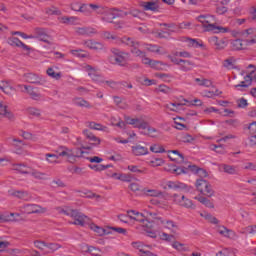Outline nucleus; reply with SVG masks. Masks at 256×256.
<instances>
[{"instance_id": "obj_1", "label": "nucleus", "mask_w": 256, "mask_h": 256, "mask_svg": "<svg viewBox=\"0 0 256 256\" xmlns=\"http://www.w3.org/2000/svg\"><path fill=\"white\" fill-rule=\"evenodd\" d=\"M117 43L118 45H127V47H130L131 54L135 55V57H144L145 55V52L139 49V47H141V42L135 40V38L124 36L122 38H118Z\"/></svg>"}, {"instance_id": "obj_2", "label": "nucleus", "mask_w": 256, "mask_h": 256, "mask_svg": "<svg viewBox=\"0 0 256 256\" xmlns=\"http://www.w3.org/2000/svg\"><path fill=\"white\" fill-rule=\"evenodd\" d=\"M59 157H67L69 163H76L77 159L83 157V149L73 148L69 149L66 146L59 147Z\"/></svg>"}, {"instance_id": "obj_3", "label": "nucleus", "mask_w": 256, "mask_h": 256, "mask_svg": "<svg viewBox=\"0 0 256 256\" xmlns=\"http://www.w3.org/2000/svg\"><path fill=\"white\" fill-rule=\"evenodd\" d=\"M199 23H202L204 31H212V33H229L230 29L228 27L217 26L215 24H209V15H200L197 18Z\"/></svg>"}, {"instance_id": "obj_4", "label": "nucleus", "mask_w": 256, "mask_h": 256, "mask_svg": "<svg viewBox=\"0 0 256 256\" xmlns=\"http://www.w3.org/2000/svg\"><path fill=\"white\" fill-rule=\"evenodd\" d=\"M111 53L114 55L112 57V63L114 65H119L120 67H125L127 65V58L129 53L123 52L117 48H112Z\"/></svg>"}, {"instance_id": "obj_5", "label": "nucleus", "mask_w": 256, "mask_h": 256, "mask_svg": "<svg viewBox=\"0 0 256 256\" xmlns=\"http://www.w3.org/2000/svg\"><path fill=\"white\" fill-rule=\"evenodd\" d=\"M174 203L185 209H196L197 206L193 203V200L185 197V195L174 194L173 195Z\"/></svg>"}, {"instance_id": "obj_6", "label": "nucleus", "mask_w": 256, "mask_h": 256, "mask_svg": "<svg viewBox=\"0 0 256 256\" xmlns=\"http://www.w3.org/2000/svg\"><path fill=\"white\" fill-rule=\"evenodd\" d=\"M127 213H132L134 216H130L131 219L134 221H137L138 223H141V226L147 229H153V223L147 219L142 213L136 212L135 210H129Z\"/></svg>"}, {"instance_id": "obj_7", "label": "nucleus", "mask_w": 256, "mask_h": 256, "mask_svg": "<svg viewBox=\"0 0 256 256\" xmlns=\"http://www.w3.org/2000/svg\"><path fill=\"white\" fill-rule=\"evenodd\" d=\"M70 215L72 219H74L72 225H80V227H85V225H89V223H91V219H89L88 216H85L78 210H72V213H70Z\"/></svg>"}, {"instance_id": "obj_8", "label": "nucleus", "mask_w": 256, "mask_h": 256, "mask_svg": "<svg viewBox=\"0 0 256 256\" xmlns=\"http://www.w3.org/2000/svg\"><path fill=\"white\" fill-rule=\"evenodd\" d=\"M22 211L26 213V215H33L39 213H47V208H43L37 204H25L22 206Z\"/></svg>"}, {"instance_id": "obj_9", "label": "nucleus", "mask_w": 256, "mask_h": 256, "mask_svg": "<svg viewBox=\"0 0 256 256\" xmlns=\"http://www.w3.org/2000/svg\"><path fill=\"white\" fill-rule=\"evenodd\" d=\"M125 121H126L127 125H133V127H135V129H147V124L149 123V122L145 121V119H143V117L131 118L129 116H126Z\"/></svg>"}, {"instance_id": "obj_10", "label": "nucleus", "mask_w": 256, "mask_h": 256, "mask_svg": "<svg viewBox=\"0 0 256 256\" xmlns=\"http://www.w3.org/2000/svg\"><path fill=\"white\" fill-rule=\"evenodd\" d=\"M209 43L214 47L215 51H223L227 47V39L212 36L208 39Z\"/></svg>"}, {"instance_id": "obj_11", "label": "nucleus", "mask_w": 256, "mask_h": 256, "mask_svg": "<svg viewBox=\"0 0 256 256\" xmlns=\"http://www.w3.org/2000/svg\"><path fill=\"white\" fill-rule=\"evenodd\" d=\"M83 135H85L86 139H88L89 145L86 147L85 149L91 150L93 149V147H97L98 145H101V139L97 136H95V134H93L91 131L89 130H83Z\"/></svg>"}, {"instance_id": "obj_12", "label": "nucleus", "mask_w": 256, "mask_h": 256, "mask_svg": "<svg viewBox=\"0 0 256 256\" xmlns=\"http://www.w3.org/2000/svg\"><path fill=\"white\" fill-rule=\"evenodd\" d=\"M166 185L168 189H182L183 191H186L187 193L191 192L193 187L179 181H167Z\"/></svg>"}, {"instance_id": "obj_13", "label": "nucleus", "mask_w": 256, "mask_h": 256, "mask_svg": "<svg viewBox=\"0 0 256 256\" xmlns=\"http://www.w3.org/2000/svg\"><path fill=\"white\" fill-rule=\"evenodd\" d=\"M34 33H35L34 39H38L39 41H42L43 43H47L48 45H51V42L49 41V39H51V36H49L47 34L45 29L35 28Z\"/></svg>"}, {"instance_id": "obj_14", "label": "nucleus", "mask_w": 256, "mask_h": 256, "mask_svg": "<svg viewBox=\"0 0 256 256\" xmlns=\"http://www.w3.org/2000/svg\"><path fill=\"white\" fill-rule=\"evenodd\" d=\"M140 57V59H142V63L144 65H149L152 69H156V70H161V67H163V62L161 61H157V60H151L149 59L146 55H145V52H144V56H138Z\"/></svg>"}, {"instance_id": "obj_15", "label": "nucleus", "mask_w": 256, "mask_h": 256, "mask_svg": "<svg viewBox=\"0 0 256 256\" xmlns=\"http://www.w3.org/2000/svg\"><path fill=\"white\" fill-rule=\"evenodd\" d=\"M23 78L27 83H32L33 85H43V79L41 78V76L35 73H25L23 75Z\"/></svg>"}, {"instance_id": "obj_16", "label": "nucleus", "mask_w": 256, "mask_h": 256, "mask_svg": "<svg viewBox=\"0 0 256 256\" xmlns=\"http://www.w3.org/2000/svg\"><path fill=\"white\" fill-rule=\"evenodd\" d=\"M163 227L164 229H169L171 233H177L179 231V225H177V222L173 220H167L162 218V222H160V226Z\"/></svg>"}, {"instance_id": "obj_17", "label": "nucleus", "mask_w": 256, "mask_h": 256, "mask_svg": "<svg viewBox=\"0 0 256 256\" xmlns=\"http://www.w3.org/2000/svg\"><path fill=\"white\" fill-rule=\"evenodd\" d=\"M195 67V62L191 60L180 59L179 69L180 71H183V73H189V71H193Z\"/></svg>"}, {"instance_id": "obj_18", "label": "nucleus", "mask_w": 256, "mask_h": 256, "mask_svg": "<svg viewBox=\"0 0 256 256\" xmlns=\"http://www.w3.org/2000/svg\"><path fill=\"white\" fill-rule=\"evenodd\" d=\"M146 219L152 223V229L155 227V225H158L159 227L163 221V217L159 216V214L155 212H146Z\"/></svg>"}, {"instance_id": "obj_19", "label": "nucleus", "mask_w": 256, "mask_h": 256, "mask_svg": "<svg viewBox=\"0 0 256 256\" xmlns=\"http://www.w3.org/2000/svg\"><path fill=\"white\" fill-rule=\"evenodd\" d=\"M7 43L8 45H11V47H21L24 51H31V47L27 46V44L23 43L17 37L8 38Z\"/></svg>"}, {"instance_id": "obj_20", "label": "nucleus", "mask_w": 256, "mask_h": 256, "mask_svg": "<svg viewBox=\"0 0 256 256\" xmlns=\"http://www.w3.org/2000/svg\"><path fill=\"white\" fill-rule=\"evenodd\" d=\"M76 33L85 37H93V35H97L98 32L97 29L93 27H79L76 29Z\"/></svg>"}, {"instance_id": "obj_21", "label": "nucleus", "mask_w": 256, "mask_h": 256, "mask_svg": "<svg viewBox=\"0 0 256 256\" xmlns=\"http://www.w3.org/2000/svg\"><path fill=\"white\" fill-rule=\"evenodd\" d=\"M168 153L170 161H175L176 163H183L185 161V156L179 150H169Z\"/></svg>"}, {"instance_id": "obj_22", "label": "nucleus", "mask_w": 256, "mask_h": 256, "mask_svg": "<svg viewBox=\"0 0 256 256\" xmlns=\"http://www.w3.org/2000/svg\"><path fill=\"white\" fill-rule=\"evenodd\" d=\"M11 195L17 199H22V201H31V193L25 190H14Z\"/></svg>"}, {"instance_id": "obj_23", "label": "nucleus", "mask_w": 256, "mask_h": 256, "mask_svg": "<svg viewBox=\"0 0 256 256\" xmlns=\"http://www.w3.org/2000/svg\"><path fill=\"white\" fill-rule=\"evenodd\" d=\"M230 47L232 51H243V49H247V44L243 39H235L231 41Z\"/></svg>"}, {"instance_id": "obj_24", "label": "nucleus", "mask_w": 256, "mask_h": 256, "mask_svg": "<svg viewBox=\"0 0 256 256\" xmlns=\"http://www.w3.org/2000/svg\"><path fill=\"white\" fill-rule=\"evenodd\" d=\"M132 247L134 249H137L140 253V256L147 255L149 249H151V246L143 244V242H132Z\"/></svg>"}, {"instance_id": "obj_25", "label": "nucleus", "mask_w": 256, "mask_h": 256, "mask_svg": "<svg viewBox=\"0 0 256 256\" xmlns=\"http://www.w3.org/2000/svg\"><path fill=\"white\" fill-rule=\"evenodd\" d=\"M83 45H85L88 49H92L94 51H101L104 47L103 43L97 42L95 40H86Z\"/></svg>"}, {"instance_id": "obj_26", "label": "nucleus", "mask_w": 256, "mask_h": 256, "mask_svg": "<svg viewBox=\"0 0 256 256\" xmlns=\"http://www.w3.org/2000/svg\"><path fill=\"white\" fill-rule=\"evenodd\" d=\"M253 73H255V70H252L250 74L246 75L244 77V81L240 82V84L235 85V89L241 90V87H249V85H251V82L253 81Z\"/></svg>"}, {"instance_id": "obj_27", "label": "nucleus", "mask_w": 256, "mask_h": 256, "mask_svg": "<svg viewBox=\"0 0 256 256\" xmlns=\"http://www.w3.org/2000/svg\"><path fill=\"white\" fill-rule=\"evenodd\" d=\"M188 169H190V171L192 173H195V175H198V177H201L203 179V177H208V173L207 170L197 167V165H189Z\"/></svg>"}, {"instance_id": "obj_28", "label": "nucleus", "mask_w": 256, "mask_h": 256, "mask_svg": "<svg viewBox=\"0 0 256 256\" xmlns=\"http://www.w3.org/2000/svg\"><path fill=\"white\" fill-rule=\"evenodd\" d=\"M194 199H196V201H199V203H201L202 205H205L208 209H215V204L213 203V201L209 200V198L205 196H196Z\"/></svg>"}, {"instance_id": "obj_29", "label": "nucleus", "mask_w": 256, "mask_h": 256, "mask_svg": "<svg viewBox=\"0 0 256 256\" xmlns=\"http://www.w3.org/2000/svg\"><path fill=\"white\" fill-rule=\"evenodd\" d=\"M132 153L139 157L141 155H147V153H149V149L141 145H136L132 147Z\"/></svg>"}, {"instance_id": "obj_30", "label": "nucleus", "mask_w": 256, "mask_h": 256, "mask_svg": "<svg viewBox=\"0 0 256 256\" xmlns=\"http://www.w3.org/2000/svg\"><path fill=\"white\" fill-rule=\"evenodd\" d=\"M142 7L144 11H153V13H157L159 11V5L155 2H143Z\"/></svg>"}, {"instance_id": "obj_31", "label": "nucleus", "mask_w": 256, "mask_h": 256, "mask_svg": "<svg viewBox=\"0 0 256 256\" xmlns=\"http://www.w3.org/2000/svg\"><path fill=\"white\" fill-rule=\"evenodd\" d=\"M142 193H144V195H147V197H163V191L158 190V189H146V188H144L142 190Z\"/></svg>"}, {"instance_id": "obj_32", "label": "nucleus", "mask_w": 256, "mask_h": 256, "mask_svg": "<svg viewBox=\"0 0 256 256\" xmlns=\"http://www.w3.org/2000/svg\"><path fill=\"white\" fill-rule=\"evenodd\" d=\"M70 9L72 11H78L80 13H85L86 11H89V6L87 4H79V2L72 3L70 6Z\"/></svg>"}, {"instance_id": "obj_33", "label": "nucleus", "mask_w": 256, "mask_h": 256, "mask_svg": "<svg viewBox=\"0 0 256 256\" xmlns=\"http://www.w3.org/2000/svg\"><path fill=\"white\" fill-rule=\"evenodd\" d=\"M24 89L34 101H39V99H41V94L35 92V90H33V86L24 85Z\"/></svg>"}, {"instance_id": "obj_34", "label": "nucleus", "mask_w": 256, "mask_h": 256, "mask_svg": "<svg viewBox=\"0 0 256 256\" xmlns=\"http://www.w3.org/2000/svg\"><path fill=\"white\" fill-rule=\"evenodd\" d=\"M209 185V182L203 178L196 180L195 187L197 191L201 194L205 191L206 187Z\"/></svg>"}, {"instance_id": "obj_35", "label": "nucleus", "mask_w": 256, "mask_h": 256, "mask_svg": "<svg viewBox=\"0 0 256 256\" xmlns=\"http://www.w3.org/2000/svg\"><path fill=\"white\" fill-rule=\"evenodd\" d=\"M89 169H92V171L101 172L105 171V169H109L113 167L111 164L103 165V164H89Z\"/></svg>"}, {"instance_id": "obj_36", "label": "nucleus", "mask_w": 256, "mask_h": 256, "mask_svg": "<svg viewBox=\"0 0 256 256\" xmlns=\"http://www.w3.org/2000/svg\"><path fill=\"white\" fill-rule=\"evenodd\" d=\"M220 169H222L224 171V173H227L228 175H236L237 174V168L232 165L221 164Z\"/></svg>"}, {"instance_id": "obj_37", "label": "nucleus", "mask_w": 256, "mask_h": 256, "mask_svg": "<svg viewBox=\"0 0 256 256\" xmlns=\"http://www.w3.org/2000/svg\"><path fill=\"white\" fill-rule=\"evenodd\" d=\"M87 71L89 77H91L93 81H99V79H101V75H99L97 70H95V68H93L91 65L87 66Z\"/></svg>"}, {"instance_id": "obj_38", "label": "nucleus", "mask_w": 256, "mask_h": 256, "mask_svg": "<svg viewBox=\"0 0 256 256\" xmlns=\"http://www.w3.org/2000/svg\"><path fill=\"white\" fill-rule=\"evenodd\" d=\"M60 151H61V150H59V148H58V150L56 151V153H58V155H56V154H51V153H47V154L45 155L46 161L49 162V163H59V158L61 157V156H59V152H60Z\"/></svg>"}, {"instance_id": "obj_39", "label": "nucleus", "mask_w": 256, "mask_h": 256, "mask_svg": "<svg viewBox=\"0 0 256 256\" xmlns=\"http://www.w3.org/2000/svg\"><path fill=\"white\" fill-rule=\"evenodd\" d=\"M85 253H90L92 256H101V249L94 246H85Z\"/></svg>"}, {"instance_id": "obj_40", "label": "nucleus", "mask_w": 256, "mask_h": 256, "mask_svg": "<svg viewBox=\"0 0 256 256\" xmlns=\"http://www.w3.org/2000/svg\"><path fill=\"white\" fill-rule=\"evenodd\" d=\"M75 105H77V107H85L86 109H91V104L89 103V101L83 99V98H76L74 100Z\"/></svg>"}, {"instance_id": "obj_41", "label": "nucleus", "mask_w": 256, "mask_h": 256, "mask_svg": "<svg viewBox=\"0 0 256 256\" xmlns=\"http://www.w3.org/2000/svg\"><path fill=\"white\" fill-rule=\"evenodd\" d=\"M89 129H94V131H106L107 126H103L97 122H88Z\"/></svg>"}, {"instance_id": "obj_42", "label": "nucleus", "mask_w": 256, "mask_h": 256, "mask_svg": "<svg viewBox=\"0 0 256 256\" xmlns=\"http://www.w3.org/2000/svg\"><path fill=\"white\" fill-rule=\"evenodd\" d=\"M210 149L211 151H215V153H219V155H225V153H227V151L225 150V146L222 144L221 145L211 144Z\"/></svg>"}, {"instance_id": "obj_43", "label": "nucleus", "mask_w": 256, "mask_h": 256, "mask_svg": "<svg viewBox=\"0 0 256 256\" xmlns=\"http://www.w3.org/2000/svg\"><path fill=\"white\" fill-rule=\"evenodd\" d=\"M27 166L23 164H14V171H18V173H21L22 175H29V170H27Z\"/></svg>"}, {"instance_id": "obj_44", "label": "nucleus", "mask_w": 256, "mask_h": 256, "mask_svg": "<svg viewBox=\"0 0 256 256\" xmlns=\"http://www.w3.org/2000/svg\"><path fill=\"white\" fill-rule=\"evenodd\" d=\"M195 82L199 87H211V85H213V82L209 79L195 78Z\"/></svg>"}, {"instance_id": "obj_45", "label": "nucleus", "mask_w": 256, "mask_h": 256, "mask_svg": "<svg viewBox=\"0 0 256 256\" xmlns=\"http://www.w3.org/2000/svg\"><path fill=\"white\" fill-rule=\"evenodd\" d=\"M3 115V117H6V119H9L10 121H13L15 119V116L13 113L7 111V106H3L0 108V116Z\"/></svg>"}, {"instance_id": "obj_46", "label": "nucleus", "mask_w": 256, "mask_h": 256, "mask_svg": "<svg viewBox=\"0 0 256 256\" xmlns=\"http://www.w3.org/2000/svg\"><path fill=\"white\" fill-rule=\"evenodd\" d=\"M61 245L58 243H46V249H48L47 253H55L58 249H61Z\"/></svg>"}, {"instance_id": "obj_47", "label": "nucleus", "mask_w": 256, "mask_h": 256, "mask_svg": "<svg viewBox=\"0 0 256 256\" xmlns=\"http://www.w3.org/2000/svg\"><path fill=\"white\" fill-rule=\"evenodd\" d=\"M46 73L52 79H56V81H59V79H61V72H55V69L53 68H48Z\"/></svg>"}, {"instance_id": "obj_48", "label": "nucleus", "mask_w": 256, "mask_h": 256, "mask_svg": "<svg viewBox=\"0 0 256 256\" xmlns=\"http://www.w3.org/2000/svg\"><path fill=\"white\" fill-rule=\"evenodd\" d=\"M203 218H205L209 223H212L213 225H219V220L215 218V216L206 213V214H201Z\"/></svg>"}, {"instance_id": "obj_49", "label": "nucleus", "mask_w": 256, "mask_h": 256, "mask_svg": "<svg viewBox=\"0 0 256 256\" xmlns=\"http://www.w3.org/2000/svg\"><path fill=\"white\" fill-rule=\"evenodd\" d=\"M202 195H205L206 197L215 196V190H213V186H211L210 183H208V186L204 189V191L202 192Z\"/></svg>"}, {"instance_id": "obj_50", "label": "nucleus", "mask_w": 256, "mask_h": 256, "mask_svg": "<svg viewBox=\"0 0 256 256\" xmlns=\"http://www.w3.org/2000/svg\"><path fill=\"white\" fill-rule=\"evenodd\" d=\"M156 77H158V79H162L165 83H171V79H173V75L166 73H157Z\"/></svg>"}, {"instance_id": "obj_51", "label": "nucleus", "mask_w": 256, "mask_h": 256, "mask_svg": "<svg viewBox=\"0 0 256 256\" xmlns=\"http://www.w3.org/2000/svg\"><path fill=\"white\" fill-rule=\"evenodd\" d=\"M146 129H147V133H144V135H148L149 137H153V138L157 137V134L155 133H159V130L149 126V122L147 123Z\"/></svg>"}, {"instance_id": "obj_52", "label": "nucleus", "mask_w": 256, "mask_h": 256, "mask_svg": "<svg viewBox=\"0 0 256 256\" xmlns=\"http://www.w3.org/2000/svg\"><path fill=\"white\" fill-rule=\"evenodd\" d=\"M30 175L34 177V179H39V180L47 179V174L43 172H39L37 170H32Z\"/></svg>"}, {"instance_id": "obj_53", "label": "nucleus", "mask_w": 256, "mask_h": 256, "mask_svg": "<svg viewBox=\"0 0 256 256\" xmlns=\"http://www.w3.org/2000/svg\"><path fill=\"white\" fill-rule=\"evenodd\" d=\"M165 160L162 158H154L149 162L150 167H161V165H164Z\"/></svg>"}, {"instance_id": "obj_54", "label": "nucleus", "mask_w": 256, "mask_h": 256, "mask_svg": "<svg viewBox=\"0 0 256 256\" xmlns=\"http://www.w3.org/2000/svg\"><path fill=\"white\" fill-rule=\"evenodd\" d=\"M150 151H152V153H165V148L162 145L159 144H154L152 146H150Z\"/></svg>"}, {"instance_id": "obj_55", "label": "nucleus", "mask_w": 256, "mask_h": 256, "mask_svg": "<svg viewBox=\"0 0 256 256\" xmlns=\"http://www.w3.org/2000/svg\"><path fill=\"white\" fill-rule=\"evenodd\" d=\"M118 181H124V183H131V181H133V177L131 176V174H120L117 177Z\"/></svg>"}, {"instance_id": "obj_56", "label": "nucleus", "mask_w": 256, "mask_h": 256, "mask_svg": "<svg viewBox=\"0 0 256 256\" xmlns=\"http://www.w3.org/2000/svg\"><path fill=\"white\" fill-rule=\"evenodd\" d=\"M187 41H188V45L189 47H203V42H198L197 39H193V38H187Z\"/></svg>"}, {"instance_id": "obj_57", "label": "nucleus", "mask_w": 256, "mask_h": 256, "mask_svg": "<svg viewBox=\"0 0 256 256\" xmlns=\"http://www.w3.org/2000/svg\"><path fill=\"white\" fill-rule=\"evenodd\" d=\"M243 233L245 235H255L256 233V225H250L243 229Z\"/></svg>"}, {"instance_id": "obj_58", "label": "nucleus", "mask_w": 256, "mask_h": 256, "mask_svg": "<svg viewBox=\"0 0 256 256\" xmlns=\"http://www.w3.org/2000/svg\"><path fill=\"white\" fill-rule=\"evenodd\" d=\"M189 168L186 167H176L172 170V173H175V175H186L188 173Z\"/></svg>"}, {"instance_id": "obj_59", "label": "nucleus", "mask_w": 256, "mask_h": 256, "mask_svg": "<svg viewBox=\"0 0 256 256\" xmlns=\"http://www.w3.org/2000/svg\"><path fill=\"white\" fill-rule=\"evenodd\" d=\"M223 67L228 70L235 69V64H233V58H228L224 60Z\"/></svg>"}, {"instance_id": "obj_60", "label": "nucleus", "mask_w": 256, "mask_h": 256, "mask_svg": "<svg viewBox=\"0 0 256 256\" xmlns=\"http://www.w3.org/2000/svg\"><path fill=\"white\" fill-rule=\"evenodd\" d=\"M29 115H33V117H40L41 116V110L35 108V107H30L27 109Z\"/></svg>"}, {"instance_id": "obj_61", "label": "nucleus", "mask_w": 256, "mask_h": 256, "mask_svg": "<svg viewBox=\"0 0 256 256\" xmlns=\"http://www.w3.org/2000/svg\"><path fill=\"white\" fill-rule=\"evenodd\" d=\"M34 247H36L37 249H40V251H43V249L47 247V242L41 241V240H35Z\"/></svg>"}, {"instance_id": "obj_62", "label": "nucleus", "mask_w": 256, "mask_h": 256, "mask_svg": "<svg viewBox=\"0 0 256 256\" xmlns=\"http://www.w3.org/2000/svg\"><path fill=\"white\" fill-rule=\"evenodd\" d=\"M72 55H75V57H81L82 59H85L87 57V53H85L83 50H71Z\"/></svg>"}, {"instance_id": "obj_63", "label": "nucleus", "mask_w": 256, "mask_h": 256, "mask_svg": "<svg viewBox=\"0 0 256 256\" xmlns=\"http://www.w3.org/2000/svg\"><path fill=\"white\" fill-rule=\"evenodd\" d=\"M237 105H238L239 109H245V107H247L249 105V103L247 102V99L240 98L237 100Z\"/></svg>"}, {"instance_id": "obj_64", "label": "nucleus", "mask_w": 256, "mask_h": 256, "mask_svg": "<svg viewBox=\"0 0 256 256\" xmlns=\"http://www.w3.org/2000/svg\"><path fill=\"white\" fill-rule=\"evenodd\" d=\"M128 171H131V173H145V170L139 169V166L135 165H129Z\"/></svg>"}]
</instances>
